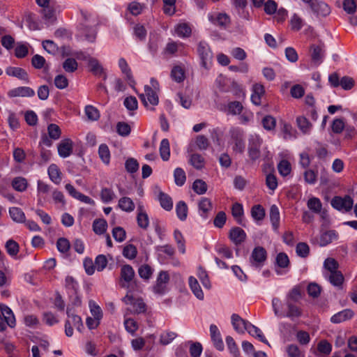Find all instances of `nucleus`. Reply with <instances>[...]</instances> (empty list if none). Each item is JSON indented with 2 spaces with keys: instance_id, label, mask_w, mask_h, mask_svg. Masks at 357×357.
I'll return each mask as SVG.
<instances>
[{
  "instance_id": "f257e3e1",
  "label": "nucleus",
  "mask_w": 357,
  "mask_h": 357,
  "mask_svg": "<svg viewBox=\"0 0 357 357\" xmlns=\"http://www.w3.org/2000/svg\"><path fill=\"white\" fill-rule=\"evenodd\" d=\"M227 144L235 153H243L245 149V135L239 127H232L228 132Z\"/></svg>"
},
{
  "instance_id": "f03ea898",
  "label": "nucleus",
  "mask_w": 357,
  "mask_h": 357,
  "mask_svg": "<svg viewBox=\"0 0 357 357\" xmlns=\"http://www.w3.org/2000/svg\"><path fill=\"white\" fill-rule=\"evenodd\" d=\"M197 52L201 61V66L205 69H209L213 63V52L207 43L200 41L198 43Z\"/></svg>"
},
{
  "instance_id": "7ed1b4c3",
  "label": "nucleus",
  "mask_w": 357,
  "mask_h": 357,
  "mask_svg": "<svg viewBox=\"0 0 357 357\" xmlns=\"http://www.w3.org/2000/svg\"><path fill=\"white\" fill-rule=\"evenodd\" d=\"M262 143L263 140L259 135L252 134L249 136L248 153L252 162H255L260 158Z\"/></svg>"
},
{
  "instance_id": "20e7f679",
  "label": "nucleus",
  "mask_w": 357,
  "mask_h": 357,
  "mask_svg": "<svg viewBox=\"0 0 357 357\" xmlns=\"http://www.w3.org/2000/svg\"><path fill=\"white\" fill-rule=\"evenodd\" d=\"M139 97L143 105L150 109H153L159 102L157 92L149 85L144 86V93H140Z\"/></svg>"
},
{
  "instance_id": "39448f33",
  "label": "nucleus",
  "mask_w": 357,
  "mask_h": 357,
  "mask_svg": "<svg viewBox=\"0 0 357 357\" xmlns=\"http://www.w3.org/2000/svg\"><path fill=\"white\" fill-rule=\"evenodd\" d=\"M266 259V250L263 247L257 246L252 251L249 261L252 267L260 269L264 266Z\"/></svg>"
},
{
  "instance_id": "423d86ee",
  "label": "nucleus",
  "mask_w": 357,
  "mask_h": 357,
  "mask_svg": "<svg viewBox=\"0 0 357 357\" xmlns=\"http://www.w3.org/2000/svg\"><path fill=\"white\" fill-rule=\"evenodd\" d=\"M73 326L75 327L79 332H82L84 328L82 318L76 314H68L65 324V333L68 337L73 335Z\"/></svg>"
},
{
  "instance_id": "0eeeda50",
  "label": "nucleus",
  "mask_w": 357,
  "mask_h": 357,
  "mask_svg": "<svg viewBox=\"0 0 357 357\" xmlns=\"http://www.w3.org/2000/svg\"><path fill=\"white\" fill-rule=\"evenodd\" d=\"M353 204V199L349 196L335 197L331 201L332 206L339 211H349L351 209Z\"/></svg>"
},
{
  "instance_id": "6e6552de",
  "label": "nucleus",
  "mask_w": 357,
  "mask_h": 357,
  "mask_svg": "<svg viewBox=\"0 0 357 357\" xmlns=\"http://www.w3.org/2000/svg\"><path fill=\"white\" fill-rule=\"evenodd\" d=\"M123 301L127 305L132 307L136 312H145L146 311V304L140 298H135L132 295L127 294L123 298Z\"/></svg>"
},
{
  "instance_id": "1a4fd4ad",
  "label": "nucleus",
  "mask_w": 357,
  "mask_h": 357,
  "mask_svg": "<svg viewBox=\"0 0 357 357\" xmlns=\"http://www.w3.org/2000/svg\"><path fill=\"white\" fill-rule=\"evenodd\" d=\"M169 280L167 272L160 271L156 280V284L153 287V291L159 295H162L167 291V285Z\"/></svg>"
},
{
  "instance_id": "9d476101",
  "label": "nucleus",
  "mask_w": 357,
  "mask_h": 357,
  "mask_svg": "<svg viewBox=\"0 0 357 357\" xmlns=\"http://www.w3.org/2000/svg\"><path fill=\"white\" fill-rule=\"evenodd\" d=\"M135 271L133 268L128 264L121 266V285L123 287H128V284L134 279Z\"/></svg>"
},
{
  "instance_id": "9b49d317",
  "label": "nucleus",
  "mask_w": 357,
  "mask_h": 357,
  "mask_svg": "<svg viewBox=\"0 0 357 357\" xmlns=\"http://www.w3.org/2000/svg\"><path fill=\"white\" fill-rule=\"evenodd\" d=\"M58 154L60 157L66 158L73 153V142L70 139H62L57 146Z\"/></svg>"
},
{
  "instance_id": "f8f14e48",
  "label": "nucleus",
  "mask_w": 357,
  "mask_h": 357,
  "mask_svg": "<svg viewBox=\"0 0 357 357\" xmlns=\"http://www.w3.org/2000/svg\"><path fill=\"white\" fill-rule=\"evenodd\" d=\"M210 335L213 346L218 351H223L225 345L222 339L220 332L216 325L211 324L210 326Z\"/></svg>"
},
{
  "instance_id": "ddd939ff",
  "label": "nucleus",
  "mask_w": 357,
  "mask_h": 357,
  "mask_svg": "<svg viewBox=\"0 0 357 357\" xmlns=\"http://www.w3.org/2000/svg\"><path fill=\"white\" fill-rule=\"evenodd\" d=\"M246 233L245 231L238 227H233L230 229L229 237L230 240L236 245H241L246 238Z\"/></svg>"
},
{
  "instance_id": "4468645a",
  "label": "nucleus",
  "mask_w": 357,
  "mask_h": 357,
  "mask_svg": "<svg viewBox=\"0 0 357 357\" xmlns=\"http://www.w3.org/2000/svg\"><path fill=\"white\" fill-rule=\"evenodd\" d=\"M35 95L33 89L29 86H19L10 90L8 96L10 98L15 97H32Z\"/></svg>"
},
{
  "instance_id": "2eb2a0df",
  "label": "nucleus",
  "mask_w": 357,
  "mask_h": 357,
  "mask_svg": "<svg viewBox=\"0 0 357 357\" xmlns=\"http://www.w3.org/2000/svg\"><path fill=\"white\" fill-rule=\"evenodd\" d=\"M231 324L234 330L239 333H243L245 331H248V325H250L249 321L242 319L238 314H233Z\"/></svg>"
},
{
  "instance_id": "dca6fc26",
  "label": "nucleus",
  "mask_w": 357,
  "mask_h": 357,
  "mask_svg": "<svg viewBox=\"0 0 357 357\" xmlns=\"http://www.w3.org/2000/svg\"><path fill=\"white\" fill-rule=\"evenodd\" d=\"M310 6L312 11L318 15L326 16L331 13L329 6L323 1L314 0Z\"/></svg>"
},
{
  "instance_id": "f3484780",
  "label": "nucleus",
  "mask_w": 357,
  "mask_h": 357,
  "mask_svg": "<svg viewBox=\"0 0 357 357\" xmlns=\"http://www.w3.org/2000/svg\"><path fill=\"white\" fill-rule=\"evenodd\" d=\"M332 351V345L327 340H322L317 344V350L314 351L317 357H327Z\"/></svg>"
},
{
  "instance_id": "a211bd4d",
  "label": "nucleus",
  "mask_w": 357,
  "mask_h": 357,
  "mask_svg": "<svg viewBox=\"0 0 357 357\" xmlns=\"http://www.w3.org/2000/svg\"><path fill=\"white\" fill-rule=\"evenodd\" d=\"M324 275L325 278L335 287H340L344 282V276L340 271L332 273H324Z\"/></svg>"
},
{
  "instance_id": "6ab92c4d",
  "label": "nucleus",
  "mask_w": 357,
  "mask_h": 357,
  "mask_svg": "<svg viewBox=\"0 0 357 357\" xmlns=\"http://www.w3.org/2000/svg\"><path fill=\"white\" fill-rule=\"evenodd\" d=\"M324 56V49L323 45H312L311 46V58L316 64H320Z\"/></svg>"
},
{
  "instance_id": "aec40b11",
  "label": "nucleus",
  "mask_w": 357,
  "mask_h": 357,
  "mask_svg": "<svg viewBox=\"0 0 357 357\" xmlns=\"http://www.w3.org/2000/svg\"><path fill=\"white\" fill-rule=\"evenodd\" d=\"M6 73L9 76L17 77L18 79L29 82V75L26 71L19 67H8L6 70Z\"/></svg>"
},
{
  "instance_id": "412c9836",
  "label": "nucleus",
  "mask_w": 357,
  "mask_h": 357,
  "mask_svg": "<svg viewBox=\"0 0 357 357\" xmlns=\"http://www.w3.org/2000/svg\"><path fill=\"white\" fill-rule=\"evenodd\" d=\"M199 213L204 218H208V213L212 210L211 201L206 197H202L198 204Z\"/></svg>"
},
{
  "instance_id": "4be33fe9",
  "label": "nucleus",
  "mask_w": 357,
  "mask_h": 357,
  "mask_svg": "<svg viewBox=\"0 0 357 357\" xmlns=\"http://www.w3.org/2000/svg\"><path fill=\"white\" fill-rule=\"evenodd\" d=\"M231 3L241 17L249 20V13L245 10L248 5L247 0H231Z\"/></svg>"
},
{
  "instance_id": "5701e85b",
  "label": "nucleus",
  "mask_w": 357,
  "mask_h": 357,
  "mask_svg": "<svg viewBox=\"0 0 357 357\" xmlns=\"http://www.w3.org/2000/svg\"><path fill=\"white\" fill-rule=\"evenodd\" d=\"M264 88L260 84H255L253 85L252 93L251 95V100L255 105H260L261 102V97L264 94Z\"/></svg>"
},
{
  "instance_id": "b1692460",
  "label": "nucleus",
  "mask_w": 357,
  "mask_h": 357,
  "mask_svg": "<svg viewBox=\"0 0 357 357\" xmlns=\"http://www.w3.org/2000/svg\"><path fill=\"white\" fill-rule=\"evenodd\" d=\"M188 284L193 294L198 299L203 300L204 297V292L197 280L194 276H190L188 278Z\"/></svg>"
},
{
  "instance_id": "393cba45",
  "label": "nucleus",
  "mask_w": 357,
  "mask_h": 357,
  "mask_svg": "<svg viewBox=\"0 0 357 357\" xmlns=\"http://www.w3.org/2000/svg\"><path fill=\"white\" fill-rule=\"evenodd\" d=\"M208 20L212 23L224 27L227 26L230 22V18L229 15L225 13H218L215 16L214 15L209 14Z\"/></svg>"
},
{
  "instance_id": "a878e982",
  "label": "nucleus",
  "mask_w": 357,
  "mask_h": 357,
  "mask_svg": "<svg viewBox=\"0 0 357 357\" xmlns=\"http://www.w3.org/2000/svg\"><path fill=\"white\" fill-rule=\"evenodd\" d=\"M118 207L123 211L131 213L135 208L134 202L128 197H122L118 202Z\"/></svg>"
},
{
  "instance_id": "bb28decb",
  "label": "nucleus",
  "mask_w": 357,
  "mask_h": 357,
  "mask_svg": "<svg viewBox=\"0 0 357 357\" xmlns=\"http://www.w3.org/2000/svg\"><path fill=\"white\" fill-rule=\"evenodd\" d=\"M296 125L304 135H309L312 128V124L303 116H300L296 118Z\"/></svg>"
},
{
  "instance_id": "cd10ccee",
  "label": "nucleus",
  "mask_w": 357,
  "mask_h": 357,
  "mask_svg": "<svg viewBox=\"0 0 357 357\" xmlns=\"http://www.w3.org/2000/svg\"><path fill=\"white\" fill-rule=\"evenodd\" d=\"M50 179L55 184H59L61 181V172L55 164H52L47 169Z\"/></svg>"
},
{
  "instance_id": "c85d7f7f",
  "label": "nucleus",
  "mask_w": 357,
  "mask_h": 357,
  "mask_svg": "<svg viewBox=\"0 0 357 357\" xmlns=\"http://www.w3.org/2000/svg\"><path fill=\"white\" fill-rule=\"evenodd\" d=\"M0 314V331H3L6 329L7 326L13 328L15 325V318L14 314Z\"/></svg>"
},
{
  "instance_id": "c756f323",
  "label": "nucleus",
  "mask_w": 357,
  "mask_h": 357,
  "mask_svg": "<svg viewBox=\"0 0 357 357\" xmlns=\"http://www.w3.org/2000/svg\"><path fill=\"white\" fill-rule=\"evenodd\" d=\"M158 199L160 202L161 207L169 211L173 208V201L172 199L166 193L160 191L158 195Z\"/></svg>"
},
{
  "instance_id": "7c9ffc66",
  "label": "nucleus",
  "mask_w": 357,
  "mask_h": 357,
  "mask_svg": "<svg viewBox=\"0 0 357 357\" xmlns=\"http://www.w3.org/2000/svg\"><path fill=\"white\" fill-rule=\"evenodd\" d=\"M9 214L12 220L17 223H24L26 220V216L23 211L18 207H11L9 208Z\"/></svg>"
},
{
  "instance_id": "2f4dec72",
  "label": "nucleus",
  "mask_w": 357,
  "mask_h": 357,
  "mask_svg": "<svg viewBox=\"0 0 357 357\" xmlns=\"http://www.w3.org/2000/svg\"><path fill=\"white\" fill-rule=\"evenodd\" d=\"M171 77L178 83L183 82L185 78L184 68L181 66H174L171 70Z\"/></svg>"
},
{
  "instance_id": "473e14b6",
  "label": "nucleus",
  "mask_w": 357,
  "mask_h": 357,
  "mask_svg": "<svg viewBox=\"0 0 357 357\" xmlns=\"http://www.w3.org/2000/svg\"><path fill=\"white\" fill-rule=\"evenodd\" d=\"M270 219L275 231L278 230L280 226V211L276 205H272L270 208Z\"/></svg>"
},
{
  "instance_id": "72a5a7b5",
  "label": "nucleus",
  "mask_w": 357,
  "mask_h": 357,
  "mask_svg": "<svg viewBox=\"0 0 357 357\" xmlns=\"http://www.w3.org/2000/svg\"><path fill=\"white\" fill-rule=\"evenodd\" d=\"M118 64L121 72L126 75L127 79L130 82V84L131 85L132 84H135L131 70L126 59L124 58H120L119 59Z\"/></svg>"
},
{
  "instance_id": "f704fd0d",
  "label": "nucleus",
  "mask_w": 357,
  "mask_h": 357,
  "mask_svg": "<svg viewBox=\"0 0 357 357\" xmlns=\"http://www.w3.org/2000/svg\"><path fill=\"white\" fill-rule=\"evenodd\" d=\"M281 130L283 133V138L286 140L294 139L297 137L296 130L289 123H284Z\"/></svg>"
},
{
  "instance_id": "c9c22d12",
  "label": "nucleus",
  "mask_w": 357,
  "mask_h": 357,
  "mask_svg": "<svg viewBox=\"0 0 357 357\" xmlns=\"http://www.w3.org/2000/svg\"><path fill=\"white\" fill-rule=\"evenodd\" d=\"M192 29L187 23H181L175 26L176 34L181 38H188L191 35Z\"/></svg>"
},
{
  "instance_id": "e433bc0d",
  "label": "nucleus",
  "mask_w": 357,
  "mask_h": 357,
  "mask_svg": "<svg viewBox=\"0 0 357 357\" xmlns=\"http://www.w3.org/2000/svg\"><path fill=\"white\" fill-rule=\"evenodd\" d=\"M243 108V107L241 102L238 101H231L227 104L225 112L231 115H237L241 114Z\"/></svg>"
},
{
  "instance_id": "4c0bfd02",
  "label": "nucleus",
  "mask_w": 357,
  "mask_h": 357,
  "mask_svg": "<svg viewBox=\"0 0 357 357\" xmlns=\"http://www.w3.org/2000/svg\"><path fill=\"white\" fill-rule=\"evenodd\" d=\"M336 239H337V234L335 231L330 230L326 231L320 237V245L326 246Z\"/></svg>"
},
{
  "instance_id": "58836bf2",
  "label": "nucleus",
  "mask_w": 357,
  "mask_h": 357,
  "mask_svg": "<svg viewBox=\"0 0 357 357\" xmlns=\"http://www.w3.org/2000/svg\"><path fill=\"white\" fill-rule=\"evenodd\" d=\"M13 188L18 192H24L28 187L27 180L21 176L15 177L12 181Z\"/></svg>"
},
{
  "instance_id": "ea45409f",
  "label": "nucleus",
  "mask_w": 357,
  "mask_h": 357,
  "mask_svg": "<svg viewBox=\"0 0 357 357\" xmlns=\"http://www.w3.org/2000/svg\"><path fill=\"white\" fill-rule=\"evenodd\" d=\"M160 154L164 161H167L170 157L169 142L167 139H163L160 144Z\"/></svg>"
},
{
  "instance_id": "a19ab883",
  "label": "nucleus",
  "mask_w": 357,
  "mask_h": 357,
  "mask_svg": "<svg viewBox=\"0 0 357 357\" xmlns=\"http://www.w3.org/2000/svg\"><path fill=\"white\" fill-rule=\"evenodd\" d=\"M176 213L178 218L184 221L188 215V206L183 201H179L176 205Z\"/></svg>"
},
{
  "instance_id": "79ce46f5",
  "label": "nucleus",
  "mask_w": 357,
  "mask_h": 357,
  "mask_svg": "<svg viewBox=\"0 0 357 357\" xmlns=\"http://www.w3.org/2000/svg\"><path fill=\"white\" fill-rule=\"evenodd\" d=\"M100 196L102 202L105 204H107L114 200L116 195L112 188H103L101 189Z\"/></svg>"
},
{
  "instance_id": "37998d69",
  "label": "nucleus",
  "mask_w": 357,
  "mask_h": 357,
  "mask_svg": "<svg viewBox=\"0 0 357 357\" xmlns=\"http://www.w3.org/2000/svg\"><path fill=\"white\" fill-rule=\"evenodd\" d=\"M92 317H87L86 319V324L89 330L96 328L102 318V314H92Z\"/></svg>"
},
{
  "instance_id": "c03bdc74",
  "label": "nucleus",
  "mask_w": 357,
  "mask_h": 357,
  "mask_svg": "<svg viewBox=\"0 0 357 357\" xmlns=\"http://www.w3.org/2000/svg\"><path fill=\"white\" fill-rule=\"evenodd\" d=\"M98 155L100 160L106 165L110 162V151L107 144H101L98 148Z\"/></svg>"
},
{
  "instance_id": "a18cd8bd",
  "label": "nucleus",
  "mask_w": 357,
  "mask_h": 357,
  "mask_svg": "<svg viewBox=\"0 0 357 357\" xmlns=\"http://www.w3.org/2000/svg\"><path fill=\"white\" fill-rule=\"evenodd\" d=\"M189 162L197 169H201L204 167V158L198 153H193L190 155Z\"/></svg>"
},
{
  "instance_id": "49530a36",
  "label": "nucleus",
  "mask_w": 357,
  "mask_h": 357,
  "mask_svg": "<svg viewBox=\"0 0 357 357\" xmlns=\"http://www.w3.org/2000/svg\"><path fill=\"white\" fill-rule=\"evenodd\" d=\"M107 223L104 219H96L93 222V230L98 235L102 234L106 231Z\"/></svg>"
},
{
  "instance_id": "de8ad7c7",
  "label": "nucleus",
  "mask_w": 357,
  "mask_h": 357,
  "mask_svg": "<svg viewBox=\"0 0 357 357\" xmlns=\"http://www.w3.org/2000/svg\"><path fill=\"white\" fill-rule=\"evenodd\" d=\"M248 332L252 336L257 337L261 342H262L265 344H268V342L266 339L262 331L257 326L252 325L251 323H250V325H248Z\"/></svg>"
},
{
  "instance_id": "09e8293b",
  "label": "nucleus",
  "mask_w": 357,
  "mask_h": 357,
  "mask_svg": "<svg viewBox=\"0 0 357 357\" xmlns=\"http://www.w3.org/2000/svg\"><path fill=\"white\" fill-rule=\"evenodd\" d=\"M290 26L293 31H300L304 26V21L300 16L295 13L291 17Z\"/></svg>"
},
{
  "instance_id": "8fccbe9b",
  "label": "nucleus",
  "mask_w": 357,
  "mask_h": 357,
  "mask_svg": "<svg viewBox=\"0 0 357 357\" xmlns=\"http://www.w3.org/2000/svg\"><path fill=\"white\" fill-rule=\"evenodd\" d=\"M47 132L50 138L53 140L59 139L61 135L59 126L54 123H51L47 126Z\"/></svg>"
},
{
  "instance_id": "3c124183",
  "label": "nucleus",
  "mask_w": 357,
  "mask_h": 357,
  "mask_svg": "<svg viewBox=\"0 0 357 357\" xmlns=\"http://www.w3.org/2000/svg\"><path fill=\"white\" fill-rule=\"evenodd\" d=\"M174 177L175 183L178 186H182L186 181L185 173L184 170L180 167H177L175 169L174 172Z\"/></svg>"
},
{
  "instance_id": "603ef678",
  "label": "nucleus",
  "mask_w": 357,
  "mask_h": 357,
  "mask_svg": "<svg viewBox=\"0 0 357 357\" xmlns=\"http://www.w3.org/2000/svg\"><path fill=\"white\" fill-rule=\"evenodd\" d=\"M89 67L90 70L96 75H100L102 73L103 68L99 61L95 58H90L89 59Z\"/></svg>"
},
{
  "instance_id": "864d4df0",
  "label": "nucleus",
  "mask_w": 357,
  "mask_h": 357,
  "mask_svg": "<svg viewBox=\"0 0 357 357\" xmlns=\"http://www.w3.org/2000/svg\"><path fill=\"white\" fill-rule=\"evenodd\" d=\"M278 169L281 176H287L291 172V166L288 160H282L278 165Z\"/></svg>"
},
{
  "instance_id": "5fc2aeb1",
  "label": "nucleus",
  "mask_w": 357,
  "mask_h": 357,
  "mask_svg": "<svg viewBox=\"0 0 357 357\" xmlns=\"http://www.w3.org/2000/svg\"><path fill=\"white\" fill-rule=\"evenodd\" d=\"M139 167L137 160L133 158H129L126 160L125 168L130 174L135 173Z\"/></svg>"
},
{
  "instance_id": "6e6d98bb",
  "label": "nucleus",
  "mask_w": 357,
  "mask_h": 357,
  "mask_svg": "<svg viewBox=\"0 0 357 357\" xmlns=\"http://www.w3.org/2000/svg\"><path fill=\"white\" fill-rule=\"evenodd\" d=\"M227 346L230 353L234 356L238 357L240 354L238 347L234 338L231 336H227L225 338Z\"/></svg>"
},
{
  "instance_id": "4d7b16f0",
  "label": "nucleus",
  "mask_w": 357,
  "mask_h": 357,
  "mask_svg": "<svg viewBox=\"0 0 357 357\" xmlns=\"http://www.w3.org/2000/svg\"><path fill=\"white\" fill-rule=\"evenodd\" d=\"M197 277L206 289H210L211 287V282L206 271L201 267H199L197 271Z\"/></svg>"
},
{
  "instance_id": "13d9d810",
  "label": "nucleus",
  "mask_w": 357,
  "mask_h": 357,
  "mask_svg": "<svg viewBox=\"0 0 357 357\" xmlns=\"http://www.w3.org/2000/svg\"><path fill=\"white\" fill-rule=\"evenodd\" d=\"M174 237L177 243L179 252L184 254L185 252V241L181 232L178 229L174 230Z\"/></svg>"
},
{
  "instance_id": "bf43d9fd",
  "label": "nucleus",
  "mask_w": 357,
  "mask_h": 357,
  "mask_svg": "<svg viewBox=\"0 0 357 357\" xmlns=\"http://www.w3.org/2000/svg\"><path fill=\"white\" fill-rule=\"evenodd\" d=\"M193 190L198 195H203L207 191V184L202 179H197L192 184Z\"/></svg>"
},
{
  "instance_id": "052dcab7",
  "label": "nucleus",
  "mask_w": 357,
  "mask_h": 357,
  "mask_svg": "<svg viewBox=\"0 0 357 357\" xmlns=\"http://www.w3.org/2000/svg\"><path fill=\"white\" fill-rule=\"evenodd\" d=\"M261 123L264 128L266 130H273L276 126V120L271 115L265 116L263 118Z\"/></svg>"
},
{
  "instance_id": "680f3d73",
  "label": "nucleus",
  "mask_w": 357,
  "mask_h": 357,
  "mask_svg": "<svg viewBox=\"0 0 357 357\" xmlns=\"http://www.w3.org/2000/svg\"><path fill=\"white\" fill-rule=\"evenodd\" d=\"M324 267L327 271L326 273H332L338 271L339 264L333 258H327L324 262Z\"/></svg>"
},
{
  "instance_id": "e2e57ef3",
  "label": "nucleus",
  "mask_w": 357,
  "mask_h": 357,
  "mask_svg": "<svg viewBox=\"0 0 357 357\" xmlns=\"http://www.w3.org/2000/svg\"><path fill=\"white\" fill-rule=\"evenodd\" d=\"M6 249L8 254L14 257L16 256L19 252V245L13 240H8L6 243Z\"/></svg>"
},
{
  "instance_id": "0e129e2a",
  "label": "nucleus",
  "mask_w": 357,
  "mask_h": 357,
  "mask_svg": "<svg viewBox=\"0 0 357 357\" xmlns=\"http://www.w3.org/2000/svg\"><path fill=\"white\" fill-rule=\"evenodd\" d=\"M77 62L75 59L68 58L63 63V68L67 73H73L77 69Z\"/></svg>"
},
{
  "instance_id": "69168bd1",
  "label": "nucleus",
  "mask_w": 357,
  "mask_h": 357,
  "mask_svg": "<svg viewBox=\"0 0 357 357\" xmlns=\"http://www.w3.org/2000/svg\"><path fill=\"white\" fill-rule=\"evenodd\" d=\"M252 217L256 220H262L265 216V211L261 205H255L251 209Z\"/></svg>"
},
{
  "instance_id": "338daca9",
  "label": "nucleus",
  "mask_w": 357,
  "mask_h": 357,
  "mask_svg": "<svg viewBox=\"0 0 357 357\" xmlns=\"http://www.w3.org/2000/svg\"><path fill=\"white\" fill-rule=\"evenodd\" d=\"M137 222L139 227L147 229L149 226V217L148 213L137 214Z\"/></svg>"
},
{
  "instance_id": "774afa93",
  "label": "nucleus",
  "mask_w": 357,
  "mask_h": 357,
  "mask_svg": "<svg viewBox=\"0 0 357 357\" xmlns=\"http://www.w3.org/2000/svg\"><path fill=\"white\" fill-rule=\"evenodd\" d=\"M321 206L320 199L317 197H312L307 201V207L316 213H320Z\"/></svg>"
}]
</instances>
